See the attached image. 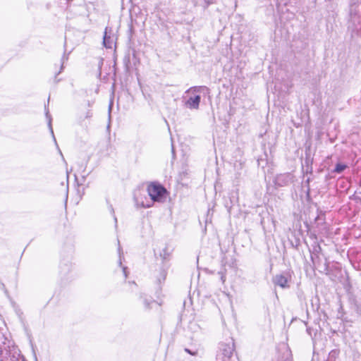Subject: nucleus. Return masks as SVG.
<instances>
[{
  "label": "nucleus",
  "mask_w": 361,
  "mask_h": 361,
  "mask_svg": "<svg viewBox=\"0 0 361 361\" xmlns=\"http://www.w3.org/2000/svg\"><path fill=\"white\" fill-rule=\"evenodd\" d=\"M204 89H207L204 86H195L189 88L185 92L188 99L185 102V105L190 109H198L201 100L200 94Z\"/></svg>",
  "instance_id": "obj_1"
},
{
  "label": "nucleus",
  "mask_w": 361,
  "mask_h": 361,
  "mask_svg": "<svg viewBox=\"0 0 361 361\" xmlns=\"http://www.w3.org/2000/svg\"><path fill=\"white\" fill-rule=\"evenodd\" d=\"M234 351V342L230 339L228 342H221L219 344V350L216 355V361H227L230 359Z\"/></svg>",
  "instance_id": "obj_2"
},
{
  "label": "nucleus",
  "mask_w": 361,
  "mask_h": 361,
  "mask_svg": "<svg viewBox=\"0 0 361 361\" xmlns=\"http://www.w3.org/2000/svg\"><path fill=\"white\" fill-rule=\"evenodd\" d=\"M147 192L152 201L161 202L166 190L161 185L152 183L148 185Z\"/></svg>",
  "instance_id": "obj_3"
},
{
  "label": "nucleus",
  "mask_w": 361,
  "mask_h": 361,
  "mask_svg": "<svg viewBox=\"0 0 361 361\" xmlns=\"http://www.w3.org/2000/svg\"><path fill=\"white\" fill-rule=\"evenodd\" d=\"M111 31V29L106 27L103 37V44L107 49H111L114 44V38L110 35Z\"/></svg>",
  "instance_id": "obj_4"
},
{
  "label": "nucleus",
  "mask_w": 361,
  "mask_h": 361,
  "mask_svg": "<svg viewBox=\"0 0 361 361\" xmlns=\"http://www.w3.org/2000/svg\"><path fill=\"white\" fill-rule=\"evenodd\" d=\"M273 282L275 285H277L283 288H286L289 286L288 285V279L282 274L276 275L273 279Z\"/></svg>",
  "instance_id": "obj_5"
},
{
  "label": "nucleus",
  "mask_w": 361,
  "mask_h": 361,
  "mask_svg": "<svg viewBox=\"0 0 361 361\" xmlns=\"http://www.w3.org/2000/svg\"><path fill=\"white\" fill-rule=\"evenodd\" d=\"M321 250L322 248L320 245L316 243L315 245H314L313 247V254L311 256L312 261L315 267L317 266V259H319V256L317 255V254L319 253Z\"/></svg>",
  "instance_id": "obj_6"
},
{
  "label": "nucleus",
  "mask_w": 361,
  "mask_h": 361,
  "mask_svg": "<svg viewBox=\"0 0 361 361\" xmlns=\"http://www.w3.org/2000/svg\"><path fill=\"white\" fill-rule=\"evenodd\" d=\"M347 168V165L341 163H338L334 170V172L340 173Z\"/></svg>",
  "instance_id": "obj_7"
},
{
  "label": "nucleus",
  "mask_w": 361,
  "mask_h": 361,
  "mask_svg": "<svg viewBox=\"0 0 361 361\" xmlns=\"http://www.w3.org/2000/svg\"><path fill=\"white\" fill-rule=\"evenodd\" d=\"M339 353V350L337 349L332 350L329 354V360L331 361H335L338 357Z\"/></svg>",
  "instance_id": "obj_8"
},
{
  "label": "nucleus",
  "mask_w": 361,
  "mask_h": 361,
  "mask_svg": "<svg viewBox=\"0 0 361 361\" xmlns=\"http://www.w3.org/2000/svg\"><path fill=\"white\" fill-rule=\"evenodd\" d=\"M185 352H187L188 353L192 355H197V352H192L190 350L188 349V348H185Z\"/></svg>",
  "instance_id": "obj_9"
},
{
  "label": "nucleus",
  "mask_w": 361,
  "mask_h": 361,
  "mask_svg": "<svg viewBox=\"0 0 361 361\" xmlns=\"http://www.w3.org/2000/svg\"><path fill=\"white\" fill-rule=\"evenodd\" d=\"M46 116H47V118H49V124L51 126V118H49L48 112L46 113Z\"/></svg>",
  "instance_id": "obj_10"
},
{
  "label": "nucleus",
  "mask_w": 361,
  "mask_h": 361,
  "mask_svg": "<svg viewBox=\"0 0 361 361\" xmlns=\"http://www.w3.org/2000/svg\"><path fill=\"white\" fill-rule=\"evenodd\" d=\"M142 207H151V205H150V204L145 205L144 204H142Z\"/></svg>",
  "instance_id": "obj_11"
},
{
  "label": "nucleus",
  "mask_w": 361,
  "mask_h": 361,
  "mask_svg": "<svg viewBox=\"0 0 361 361\" xmlns=\"http://www.w3.org/2000/svg\"><path fill=\"white\" fill-rule=\"evenodd\" d=\"M63 63H62V64H61V70H60V71L58 73V74L61 73V71L63 70Z\"/></svg>",
  "instance_id": "obj_12"
},
{
  "label": "nucleus",
  "mask_w": 361,
  "mask_h": 361,
  "mask_svg": "<svg viewBox=\"0 0 361 361\" xmlns=\"http://www.w3.org/2000/svg\"><path fill=\"white\" fill-rule=\"evenodd\" d=\"M163 276H164V279H165V276H166V273H165V271H163Z\"/></svg>",
  "instance_id": "obj_13"
},
{
  "label": "nucleus",
  "mask_w": 361,
  "mask_h": 361,
  "mask_svg": "<svg viewBox=\"0 0 361 361\" xmlns=\"http://www.w3.org/2000/svg\"><path fill=\"white\" fill-rule=\"evenodd\" d=\"M221 280H222L223 281H224V280H225V279H224V276H221Z\"/></svg>",
  "instance_id": "obj_14"
},
{
  "label": "nucleus",
  "mask_w": 361,
  "mask_h": 361,
  "mask_svg": "<svg viewBox=\"0 0 361 361\" xmlns=\"http://www.w3.org/2000/svg\"><path fill=\"white\" fill-rule=\"evenodd\" d=\"M123 271L126 273V268H123ZM126 275V274H125Z\"/></svg>",
  "instance_id": "obj_15"
}]
</instances>
